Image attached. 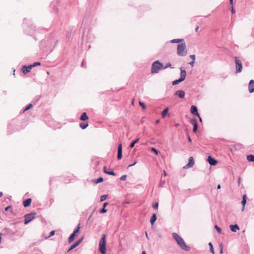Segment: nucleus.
Returning a JSON list of instances; mask_svg holds the SVG:
<instances>
[{"mask_svg":"<svg viewBox=\"0 0 254 254\" xmlns=\"http://www.w3.org/2000/svg\"><path fill=\"white\" fill-rule=\"evenodd\" d=\"M173 237L176 240L177 244L180 246V247L184 251H190V247L188 246L185 243L184 239L181 237L178 234L176 233H173Z\"/></svg>","mask_w":254,"mask_h":254,"instance_id":"obj_1","label":"nucleus"},{"mask_svg":"<svg viewBox=\"0 0 254 254\" xmlns=\"http://www.w3.org/2000/svg\"><path fill=\"white\" fill-rule=\"evenodd\" d=\"M177 53L179 56L184 57L187 54L186 45L185 42L179 44L177 46Z\"/></svg>","mask_w":254,"mask_h":254,"instance_id":"obj_2","label":"nucleus"},{"mask_svg":"<svg viewBox=\"0 0 254 254\" xmlns=\"http://www.w3.org/2000/svg\"><path fill=\"white\" fill-rule=\"evenodd\" d=\"M106 236L103 234L102 236V238L99 242V251L102 254H106Z\"/></svg>","mask_w":254,"mask_h":254,"instance_id":"obj_3","label":"nucleus"},{"mask_svg":"<svg viewBox=\"0 0 254 254\" xmlns=\"http://www.w3.org/2000/svg\"><path fill=\"white\" fill-rule=\"evenodd\" d=\"M163 68V65L162 63H161L158 61H156L154 62L152 65L151 67V73H155L158 72V71L161 69Z\"/></svg>","mask_w":254,"mask_h":254,"instance_id":"obj_4","label":"nucleus"},{"mask_svg":"<svg viewBox=\"0 0 254 254\" xmlns=\"http://www.w3.org/2000/svg\"><path fill=\"white\" fill-rule=\"evenodd\" d=\"M181 70V77L180 78L173 81V85H177L180 82L184 81L186 77V71L185 69H184L182 67L180 68Z\"/></svg>","mask_w":254,"mask_h":254,"instance_id":"obj_5","label":"nucleus"},{"mask_svg":"<svg viewBox=\"0 0 254 254\" xmlns=\"http://www.w3.org/2000/svg\"><path fill=\"white\" fill-rule=\"evenodd\" d=\"M235 64H236V73L241 72L242 70V63L240 60L238 59V58L236 57L235 58Z\"/></svg>","mask_w":254,"mask_h":254,"instance_id":"obj_6","label":"nucleus"},{"mask_svg":"<svg viewBox=\"0 0 254 254\" xmlns=\"http://www.w3.org/2000/svg\"><path fill=\"white\" fill-rule=\"evenodd\" d=\"M32 69V64L28 65H23L21 69V71L24 74L30 72Z\"/></svg>","mask_w":254,"mask_h":254,"instance_id":"obj_7","label":"nucleus"},{"mask_svg":"<svg viewBox=\"0 0 254 254\" xmlns=\"http://www.w3.org/2000/svg\"><path fill=\"white\" fill-rule=\"evenodd\" d=\"M194 164V161L193 158L192 157H190L189 159V163L188 164L184 167V168L187 169L190 167H192Z\"/></svg>","mask_w":254,"mask_h":254,"instance_id":"obj_8","label":"nucleus"},{"mask_svg":"<svg viewBox=\"0 0 254 254\" xmlns=\"http://www.w3.org/2000/svg\"><path fill=\"white\" fill-rule=\"evenodd\" d=\"M24 218H25L24 224H27L30 221H32V212H30L28 214L25 215Z\"/></svg>","mask_w":254,"mask_h":254,"instance_id":"obj_9","label":"nucleus"},{"mask_svg":"<svg viewBox=\"0 0 254 254\" xmlns=\"http://www.w3.org/2000/svg\"><path fill=\"white\" fill-rule=\"evenodd\" d=\"M190 123L193 125V131L195 132L197 131L198 126H197V122L196 119H192L190 121Z\"/></svg>","mask_w":254,"mask_h":254,"instance_id":"obj_10","label":"nucleus"},{"mask_svg":"<svg viewBox=\"0 0 254 254\" xmlns=\"http://www.w3.org/2000/svg\"><path fill=\"white\" fill-rule=\"evenodd\" d=\"M83 238H82L81 239L79 240L78 241L76 242L74 244H73L70 248L68 250L67 252H69L71 250L74 249L76 247H77L82 241Z\"/></svg>","mask_w":254,"mask_h":254,"instance_id":"obj_11","label":"nucleus"},{"mask_svg":"<svg viewBox=\"0 0 254 254\" xmlns=\"http://www.w3.org/2000/svg\"><path fill=\"white\" fill-rule=\"evenodd\" d=\"M249 91L250 93L254 92V80H251L249 84Z\"/></svg>","mask_w":254,"mask_h":254,"instance_id":"obj_12","label":"nucleus"},{"mask_svg":"<svg viewBox=\"0 0 254 254\" xmlns=\"http://www.w3.org/2000/svg\"><path fill=\"white\" fill-rule=\"evenodd\" d=\"M190 112L192 114L199 116L197 108L195 105H192L190 109Z\"/></svg>","mask_w":254,"mask_h":254,"instance_id":"obj_13","label":"nucleus"},{"mask_svg":"<svg viewBox=\"0 0 254 254\" xmlns=\"http://www.w3.org/2000/svg\"><path fill=\"white\" fill-rule=\"evenodd\" d=\"M122 145L121 144H119L118 145L117 158L119 160H120L122 158Z\"/></svg>","mask_w":254,"mask_h":254,"instance_id":"obj_14","label":"nucleus"},{"mask_svg":"<svg viewBox=\"0 0 254 254\" xmlns=\"http://www.w3.org/2000/svg\"><path fill=\"white\" fill-rule=\"evenodd\" d=\"M247 196L246 194H244L243 196V200L241 202L242 204L243 205L242 211H243L245 209V205L247 202Z\"/></svg>","mask_w":254,"mask_h":254,"instance_id":"obj_15","label":"nucleus"},{"mask_svg":"<svg viewBox=\"0 0 254 254\" xmlns=\"http://www.w3.org/2000/svg\"><path fill=\"white\" fill-rule=\"evenodd\" d=\"M207 161L210 165L214 166L217 164V161L212 158L211 156H209L207 158Z\"/></svg>","mask_w":254,"mask_h":254,"instance_id":"obj_16","label":"nucleus"},{"mask_svg":"<svg viewBox=\"0 0 254 254\" xmlns=\"http://www.w3.org/2000/svg\"><path fill=\"white\" fill-rule=\"evenodd\" d=\"M31 202H32V198H27L23 201V206L25 207L29 206L30 205Z\"/></svg>","mask_w":254,"mask_h":254,"instance_id":"obj_17","label":"nucleus"},{"mask_svg":"<svg viewBox=\"0 0 254 254\" xmlns=\"http://www.w3.org/2000/svg\"><path fill=\"white\" fill-rule=\"evenodd\" d=\"M176 95H178L179 97L181 98H183L185 95V93L184 91L182 90H178L176 91L175 93Z\"/></svg>","mask_w":254,"mask_h":254,"instance_id":"obj_18","label":"nucleus"},{"mask_svg":"<svg viewBox=\"0 0 254 254\" xmlns=\"http://www.w3.org/2000/svg\"><path fill=\"white\" fill-rule=\"evenodd\" d=\"M80 119L81 121H86L88 119V117L87 116L86 113L84 112L81 115Z\"/></svg>","mask_w":254,"mask_h":254,"instance_id":"obj_19","label":"nucleus"},{"mask_svg":"<svg viewBox=\"0 0 254 254\" xmlns=\"http://www.w3.org/2000/svg\"><path fill=\"white\" fill-rule=\"evenodd\" d=\"M231 230L232 232H236L237 230H239V227L237 225H231L230 226Z\"/></svg>","mask_w":254,"mask_h":254,"instance_id":"obj_20","label":"nucleus"},{"mask_svg":"<svg viewBox=\"0 0 254 254\" xmlns=\"http://www.w3.org/2000/svg\"><path fill=\"white\" fill-rule=\"evenodd\" d=\"M104 172L105 173H106L107 174H108V175H113V176H115L116 175L115 173H114V172L113 171H110V172H107L106 167H104Z\"/></svg>","mask_w":254,"mask_h":254,"instance_id":"obj_21","label":"nucleus"},{"mask_svg":"<svg viewBox=\"0 0 254 254\" xmlns=\"http://www.w3.org/2000/svg\"><path fill=\"white\" fill-rule=\"evenodd\" d=\"M247 159L249 162H254V155L250 154L247 156Z\"/></svg>","mask_w":254,"mask_h":254,"instance_id":"obj_22","label":"nucleus"},{"mask_svg":"<svg viewBox=\"0 0 254 254\" xmlns=\"http://www.w3.org/2000/svg\"><path fill=\"white\" fill-rule=\"evenodd\" d=\"M157 219V217L155 214H153L150 219V223L152 225Z\"/></svg>","mask_w":254,"mask_h":254,"instance_id":"obj_23","label":"nucleus"},{"mask_svg":"<svg viewBox=\"0 0 254 254\" xmlns=\"http://www.w3.org/2000/svg\"><path fill=\"white\" fill-rule=\"evenodd\" d=\"M183 41H184V39H175L172 40L171 41V42L172 43H179Z\"/></svg>","mask_w":254,"mask_h":254,"instance_id":"obj_24","label":"nucleus"},{"mask_svg":"<svg viewBox=\"0 0 254 254\" xmlns=\"http://www.w3.org/2000/svg\"><path fill=\"white\" fill-rule=\"evenodd\" d=\"M76 236V235H75L74 233H72L70 236L68 238V242L69 243H71L73 242L75 239V237Z\"/></svg>","mask_w":254,"mask_h":254,"instance_id":"obj_25","label":"nucleus"},{"mask_svg":"<svg viewBox=\"0 0 254 254\" xmlns=\"http://www.w3.org/2000/svg\"><path fill=\"white\" fill-rule=\"evenodd\" d=\"M168 111H169V109L168 108H166L165 109H164L162 113H161V115H162V118H165L166 116V115L168 114Z\"/></svg>","mask_w":254,"mask_h":254,"instance_id":"obj_26","label":"nucleus"},{"mask_svg":"<svg viewBox=\"0 0 254 254\" xmlns=\"http://www.w3.org/2000/svg\"><path fill=\"white\" fill-rule=\"evenodd\" d=\"M79 125L81 128L82 129H85L88 126V123H81Z\"/></svg>","mask_w":254,"mask_h":254,"instance_id":"obj_27","label":"nucleus"},{"mask_svg":"<svg viewBox=\"0 0 254 254\" xmlns=\"http://www.w3.org/2000/svg\"><path fill=\"white\" fill-rule=\"evenodd\" d=\"M31 108H32V103L29 104L27 107L22 111V113H24L25 111L30 109Z\"/></svg>","mask_w":254,"mask_h":254,"instance_id":"obj_28","label":"nucleus"},{"mask_svg":"<svg viewBox=\"0 0 254 254\" xmlns=\"http://www.w3.org/2000/svg\"><path fill=\"white\" fill-rule=\"evenodd\" d=\"M139 140V138H138L136 139L134 141H133L132 142H131L129 145L130 148H133L134 146V145L135 143H137Z\"/></svg>","mask_w":254,"mask_h":254,"instance_id":"obj_29","label":"nucleus"},{"mask_svg":"<svg viewBox=\"0 0 254 254\" xmlns=\"http://www.w3.org/2000/svg\"><path fill=\"white\" fill-rule=\"evenodd\" d=\"M80 228V224H79L73 233L76 235L79 232Z\"/></svg>","mask_w":254,"mask_h":254,"instance_id":"obj_30","label":"nucleus"},{"mask_svg":"<svg viewBox=\"0 0 254 254\" xmlns=\"http://www.w3.org/2000/svg\"><path fill=\"white\" fill-rule=\"evenodd\" d=\"M209 246H210V252L212 253V254H214L215 252H214V249H213V245H212V243H209Z\"/></svg>","mask_w":254,"mask_h":254,"instance_id":"obj_31","label":"nucleus"},{"mask_svg":"<svg viewBox=\"0 0 254 254\" xmlns=\"http://www.w3.org/2000/svg\"><path fill=\"white\" fill-rule=\"evenodd\" d=\"M103 181V178L102 177H100L98 179H97V180H95V182L96 183H101V182H102Z\"/></svg>","mask_w":254,"mask_h":254,"instance_id":"obj_32","label":"nucleus"},{"mask_svg":"<svg viewBox=\"0 0 254 254\" xmlns=\"http://www.w3.org/2000/svg\"><path fill=\"white\" fill-rule=\"evenodd\" d=\"M108 195H103L101 196V198H100V201H104L106 199Z\"/></svg>","mask_w":254,"mask_h":254,"instance_id":"obj_33","label":"nucleus"},{"mask_svg":"<svg viewBox=\"0 0 254 254\" xmlns=\"http://www.w3.org/2000/svg\"><path fill=\"white\" fill-rule=\"evenodd\" d=\"M139 104L142 107V108H143V109H146V106L145 105V104L141 101H139Z\"/></svg>","mask_w":254,"mask_h":254,"instance_id":"obj_34","label":"nucleus"},{"mask_svg":"<svg viewBox=\"0 0 254 254\" xmlns=\"http://www.w3.org/2000/svg\"><path fill=\"white\" fill-rule=\"evenodd\" d=\"M171 67V64L169 63H167L164 67H163V69H165L168 67Z\"/></svg>","mask_w":254,"mask_h":254,"instance_id":"obj_35","label":"nucleus"},{"mask_svg":"<svg viewBox=\"0 0 254 254\" xmlns=\"http://www.w3.org/2000/svg\"><path fill=\"white\" fill-rule=\"evenodd\" d=\"M151 151L154 152L156 155L158 154V151L155 148H151Z\"/></svg>","mask_w":254,"mask_h":254,"instance_id":"obj_36","label":"nucleus"},{"mask_svg":"<svg viewBox=\"0 0 254 254\" xmlns=\"http://www.w3.org/2000/svg\"><path fill=\"white\" fill-rule=\"evenodd\" d=\"M215 228L219 233H221V230L217 225L215 226Z\"/></svg>","mask_w":254,"mask_h":254,"instance_id":"obj_37","label":"nucleus"},{"mask_svg":"<svg viewBox=\"0 0 254 254\" xmlns=\"http://www.w3.org/2000/svg\"><path fill=\"white\" fill-rule=\"evenodd\" d=\"M158 202H155L153 205V207L154 208V209H157L158 207Z\"/></svg>","mask_w":254,"mask_h":254,"instance_id":"obj_38","label":"nucleus"},{"mask_svg":"<svg viewBox=\"0 0 254 254\" xmlns=\"http://www.w3.org/2000/svg\"><path fill=\"white\" fill-rule=\"evenodd\" d=\"M107 211V209H105V208L103 207L100 211V213H106Z\"/></svg>","mask_w":254,"mask_h":254,"instance_id":"obj_39","label":"nucleus"},{"mask_svg":"<svg viewBox=\"0 0 254 254\" xmlns=\"http://www.w3.org/2000/svg\"><path fill=\"white\" fill-rule=\"evenodd\" d=\"M127 177V176L126 175H124L121 177L120 179L122 181H125Z\"/></svg>","mask_w":254,"mask_h":254,"instance_id":"obj_40","label":"nucleus"},{"mask_svg":"<svg viewBox=\"0 0 254 254\" xmlns=\"http://www.w3.org/2000/svg\"><path fill=\"white\" fill-rule=\"evenodd\" d=\"M190 58L192 59V61H195V56L194 55H190Z\"/></svg>","mask_w":254,"mask_h":254,"instance_id":"obj_41","label":"nucleus"},{"mask_svg":"<svg viewBox=\"0 0 254 254\" xmlns=\"http://www.w3.org/2000/svg\"><path fill=\"white\" fill-rule=\"evenodd\" d=\"M40 64H41L40 63H39V62H35V63L33 64V67L36 66L37 65H39Z\"/></svg>","mask_w":254,"mask_h":254,"instance_id":"obj_42","label":"nucleus"},{"mask_svg":"<svg viewBox=\"0 0 254 254\" xmlns=\"http://www.w3.org/2000/svg\"><path fill=\"white\" fill-rule=\"evenodd\" d=\"M55 231H52L50 232V235L47 237V238H49L52 236H53L54 234H55Z\"/></svg>","mask_w":254,"mask_h":254,"instance_id":"obj_43","label":"nucleus"},{"mask_svg":"<svg viewBox=\"0 0 254 254\" xmlns=\"http://www.w3.org/2000/svg\"><path fill=\"white\" fill-rule=\"evenodd\" d=\"M195 63V61H192L191 62H190L189 64H190L192 67L194 66Z\"/></svg>","mask_w":254,"mask_h":254,"instance_id":"obj_44","label":"nucleus"},{"mask_svg":"<svg viewBox=\"0 0 254 254\" xmlns=\"http://www.w3.org/2000/svg\"><path fill=\"white\" fill-rule=\"evenodd\" d=\"M11 208V206H10V205H9V206H7L6 207H5V210L6 211H8V210H9V209H10V208Z\"/></svg>","mask_w":254,"mask_h":254,"instance_id":"obj_45","label":"nucleus"},{"mask_svg":"<svg viewBox=\"0 0 254 254\" xmlns=\"http://www.w3.org/2000/svg\"><path fill=\"white\" fill-rule=\"evenodd\" d=\"M108 205V202H105L103 204V207L105 208L106 207L107 205Z\"/></svg>","mask_w":254,"mask_h":254,"instance_id":"obj_46","label":"nucleus"},{"mask_svg":"<svg viewBox=\"0 0 254 254\" xmlns=\"http://www.w3.org/2000/svg\"><path fill=\"white\" fill-rule=\"evenodd\" d=\"M136 163H137L136 162H135L133 164L128 165V167H130L135 165L136 164Z\"/></svg>","mask_w":254,"mask_h":254,"instance_id":"obj_47","label":"nucleus"},{"mask_svg":"<svg viewBox=\"0 0 254 254\" xmlns=\"http://www.w3.org/2000/svg\"><path fill=\"white\" fill-rule=\"evenodd\" d=\"M219 246H220V249H223V244H222V243H221V244H220Z\"/></svg>","mask_w":254,"mask_h":254,"instance_id":"obj_48","label":"nucleus"},{"mask_svg":"<svg viewBox=\"0 0 254 254\" xmlns=\"http://www.w3.org/2000/svg\"><path fill=\"white\" fill-rule=\"evenodd\" d=\"M231 11H232V13H235V11H234L233 6H232V8H231Z\"/></svg>","mask_w":254,"mask_h":254,"instance_id":"obj_49","label":"nucleus"},{"mask_svg":"<svg viewBox=\"0 0 254 254\" xmlns=\"http://www.w3.org/2000/svg\"><path fill=\"white\" fill-rule=\"evenodd\" d=\"M199 29V26H197L195 29V32H197L198 30Z\"/></svg>","mask_w":254,"mask_h":254,"instance_id":"obj_50","label":"nucleus"},{"mask_svg":"<svg viewBox=\"0 0 254 254\" xmlns=\"http://www.w3.org/2000/svg\"><path fill=\"white\" fill-rule=\"evenodd\" d=\"M188 140L190 142H191V138L190 137V136H188Z\"/></svg>","mask_w":254,"mask_h":254,"instance_id":"obj_51","label":"nucleus"},{"mask_svg":"<svg viewBox=\"0 0 254 254\" xmlns=\"http://www.w3.org/2000/svg\"><path fill=\"white\" fill-rule=\"evenodd\" d=\"M230 4L233 5V0H230Z\"/></svg>","mask_w":254,"mask_h":254,"instance_id":"obj_52","label":"nucleus"},{"mask_svg":"<svg viewBox=\"0 0 254 254\" xmlns=\"http://www.w3.org/2000/svg\"><path fill=\"white\" fill-rule=\"evenodd\" d=\"M2 195H3V193H2V192H1H1H0V197H2Z\"/></svg>","mask_w":254,"mask_h":254,"instance_id":"obj_53","label":"nucleus"},{"mask_svg":"<svg viewBox=\"0 0 254 254\" xmlns=\"http://www.w3.org/2000/svg\"><path fill=\"white\" fill-rule=\"evenodd\" d=\"M221 188V185L220 184H219L218 186H217V189H220Z\"/></svg>","mask_w":254,"mask_h":254,"instance_id":"obj_54","label":"nucleus"},{"mask_svg":"<svg viewBox=\"0 0 254 254\" xmlns=\"http://www.w3.org/2000/svg\"><path fill=\"white\" fill-rule=\"evenodd\" d=\"M223 249H220V253L221 254H223Z\"/></svg>","mask_w":254,"mask_h":254,"instance_id":"obj_55","label":"nucleus"},{"mask_svg":"<svg viewBox=\"0 0 254 254\" xmlns=\"http://www.w3.org/2000/svg\"><path fill=\"white\" fill-rule=\"evenodd\" d=\"M198 117H199V121H200V122H201V121H202V120H201V117H200V116L199 115V116H198Z\"/></svg>","mask_w":254,"mask_h":254,"instance_id":"obj_56","label":"nucleus"},{"mask_svg":"<svg viewBox=\"0 0 254 254\" xmlns=\"http://www.w3.org/2000/svg\"><path fill=\"white\" fill-rule=\"evenodd\" d=\"M159 123V120H157L156 121V124H158Z\"/></svg>","mask_w":254,"mask_h":254,"instance_id":"obj_57","label":"nucleus"},{"mask_svg":"<svg viewBox=\"0 0 254 254\" xmlns=\"http://www.w3.org/2000/svg\"><path fill=\"white\" fill-rule=\"evenodd\" d=\"M142 254H146L145 251L142 252Z\"/></svg>","mask_w":254,"mask_h":254,"instance_id":"obj_58","label":"nucleus"},{"mask_svg":"<svg viewBox=\"0 0 254 254\" xmlns=\"http://www.w3.org/2000/svg\"><path fill=\"white\" fill-rule=\"evenodd\" d=\"M180 125L179 123H177L175 125L176 126H179Z\"/></svg>","mask_w":254,"mask_h":254,"instance_id":"obj_59","label":"nucleus"},{"mask_svg":"<svg viewBox=\"0 0 254 254\" xmlns=\"http://www.w3.org/2000/svg\"><path fill=\"white\" fill-rule=\"evenodd\" d=\"M145 234H146L147 238H148V235H147V232H145Z\"/></svg>","mask_w":254,"mask_h":254,"instance_id":"obj_60","label":"nucleus"},{"mask_svg":"<svg viewBox=\"0 0 254 254\" xmlns=\"http://www.w3.org/2000/svg\"><path fill=\"white\" fill-rule=\"evenodd\" d=\"M35 213H33V215H35ZM34 216H33L32 218L33 219V218H34Z\"/></svg>","mask_w":254,"mask_h":254,"instance_id":"obj_61","label":"nucleus"},{"mask_svg":"<svg viewBox=\"0 0 254 254\" xmlns=\"http://www.w3.org/2000/svg\"><path fill=\"white\" fill-rule=\"evenodd\" d=\"M15 70L14 69V70H13V75H14V74H15Z\"/></svg>","mask_w":254,"mask_h":254,"instance_id":"obj_62","label":"nucleus"},{"mask_svg":"<svg viewBox=\"0 0 254 254\" xmlns=\"http://www.w3.org/2000/svg\"><path fill=\"white\" fill-rule=\"evenodd\" d=\"M133 103H134V100H133V101H132V104L133 105Z\"/></svg>","mask_w":254,"mask_h":254,"instance_id":"obj_63","label":"nucleus"},{"mask_svg":"<svg viewBox=\"0 0 254 254\" xmlns=\"http://www.w3.org/2000/svg\"><path fill=\"white\" fill-rule=\"evenodd\" d=\"M164 175H166V172L164 171Z\"/></svg>","mask_w":254,"mask_h":254,"instance_id":"obj_64","label":"nucleus"}]
</instances>
